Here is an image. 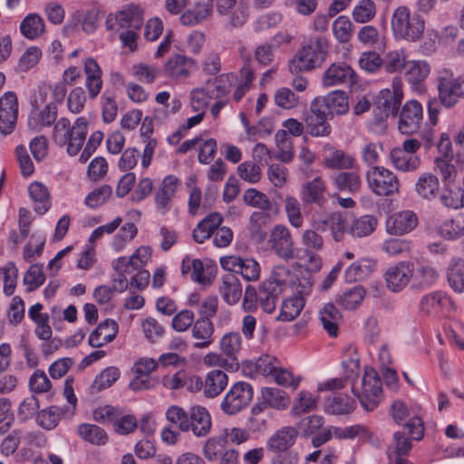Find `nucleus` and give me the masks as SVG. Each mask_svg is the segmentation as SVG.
Wrapping results in <instances>:
<instances>
[{
	"label": "nucleus",
	"instance_id": "9b49d317",
	"mask_svg": "<svg viewBox=\"0 0 464 464\" xmlns=\"http://www.w3.org/2000/svg\"><path fill=\"white\" fill-rule=\"evenodd\" d=\"M268 243L274 253L283 261L295 258V242L290 230L282 225H276L272 229Z\"/></svg>",
	"mask_w": 464,
	"mask_h": 464
},
{
	"label": "nucleus",
	"instance_id": "aec40b11",
	"mask_svg": "<svg viewBox=\"0 0 464 464\" xmlns=\"http://www.w3.org/2000/svg\"><path fill=\"white\" fill-rule=\"evenodd\" d=\"M194 69L195 62L193 59L185 55L176 54L167 61L164 72L173 80L181 81L187 79Z\"/></svg>",
	"mask_w": 464,
	"mask_h": 464
},
{
	"label": "nucleus",
	"instance_id": "f257e3e1",
	"mask_svg": "<svg viewBox=\"0 0 464 464\" xmlns=\"http://www.w3.org/2000/svg\"><path fill=\"white\" fill-rule=\"evenodd\" d=\"M143 11L140 5H127L115 14H110L106 19V28L119 33L122 45L131 51L136 49L138 32L143 25Z\"/></svg>",
	"mask_w": 464,
	"mask_h": 464
},
{
	"label": "nucleus",
	"instance_id": "72a5a7b5",
	"mask_svg": "<svg viewBox=\"0 0 464 464\" xmlns=\"http://www.w3.org/2000/svg\"><path fill=\"white\" fill-rule=\"evenodd\" d=\"M214 334V325L210 320L197 319L192 327L191 334L197 340L195 343L196 348H207L212 343V335Z\"/></svg>",
	"mask_w": 464,
	"mask_h": 464
},
{
	"label": "nucleus",
	"instance_id": "bf43d9fd",
	"mask_svg": "<svg viewBox=\"0 0 464 464\" xmlns=\"http://www.w3.org/2000/svg\"><path fill=\"white\" fill-rule=\"evenodd\" d=\"M45 243V236L40 233H34L30 237L29 242L24 247V258L27 262H32L40 256Z\"/></svg>",
	"mask_w": 464,
	"mask_h": 464
},
{
	"label": "nucleus",
	"instance_id": "393cba45",
	"mask_svg": "<svg viewBox=\"0 0 464 464\" xmlns=\"http://www.w3.org/2000/svg\"><path fill=\"white\" fill-rule=\"evenodd\" d=\"M334 433L336 437L346 440L359 439L360 440L371 443L375 447H380L381 440L365 425L355 424L342 428H334Z\"/></svg>",
	"mask_w": 464,
	"mask_h": 464
},
{
	"label": "nucleus",
	"instance_id": "c85d7f7f",
	"mask_svg": "<svg viewBox=\"0 0 464 464\" xmlns=\"http://www.w3.org/2000/svg\"><path fill=\"white\" fill-rule=\"evenodd\" d=\"M227 375L221 370H213L207 373L203 380V395L207 398L218 396L227 387Z\"/></svg>",
	"mask_w": 464,
	"mask_h": 464
},
{
	"label": "nucleus",
	"instance_id": "052dcab7",
	"mask_svg": "<svg viewBox=\"0 0 464 464\" xmlns=\"http://www.w3.org/2000/svg\"><path fill=\"white\" fill-rule=\"evenodd\" d=\"M62 414L63 410L61 408L52 406L38 413L37 422L42 428L51 430L58 425Z\"/></svg>",
	"mask_w": 464,
	"mask_h": 464
},
{
	"label": "nucleus",
	"instance_id": "8fccbe9b",
	"mask_svg": "<svg viewBox=\"0 0 464 464\" xmlns=\"http://www.w3.org/2000/svg\"><path fill=\"white\" fill-rule=\"evenodd\" d=\"M78 434L86 441L94 445H104L108 440V436L101 427L83 423L78 427Z\"/></svg>",
	"mask_w": 464,
	"mask_h": 464
},
{
	"label": "nucleus",
	"instance_id": "6e6d98bb",
	"mask_svg": "<svg viewBox=\"0 0 464 464\" xmlns=\"http://www.w3.org/2000/svg\"><path fill=\"white\" fill-rule=\"evenodd\" d=\"M241 336L238 333L231 332L223 335L219 346L224 354L235 361L241 349Z\"/></svg>",
	"mask_w": 464,
	"mask_h": 464
},
{
	"label": "nucleus",
	"instance_id": "9d476101",
	"mask_svg": "<svg viewBox=\"0 0 464 464\" xmlns=\"http://www.w3.org/2000/svg\"><path fill=\"white\" fill-rule=\"evenodd\" d=\"M253 399L252 386L246 382L233 384L221 401V410L228 415H235L245 409Z\"/></svg>",
	"mask_w": 464,
	"mask_h": 464
},
{
	"label": "nucleus",
	"instance_id": "6e6552de",
	"mask_svg": "<svg viewBox=\"0 0 464 464\" xmlns=\"http://www.w3.org/2000/svg\"><path fill=\"white\" fill-rule=\"evenodd\" d=\"M371 190L377 196L389 197L399 192L400 181L397 176L384 167H372L366 173Z\"/></svg>",
	"mask_w": 464,
	"mask_h": 464
},
{
	"label": "nucleus",
	"instance_id": "1a4fd4ad",
	"mask_svg": "<svg viewBox=\"0 0 464 464\" xmlns=\"http://www.w3.org/2000/svg\"><path fill=\"white\" fill-rule=\"evenodd\" d=\"M438 91L440 101L445 107L455 106L459 99H464V73L454 77L446 70L444 75L438 78Z\"/></svg>",
	"mask_w": 464,
	"mask_h": 464
},
{
	"label": "nucleus",
	"instance_id": "cd10ccee",
	"mask_svg": "<svg viewBox=\"0 0 464 464\" xmlns=\"http://www.w3.org/2000/svg\"><path fill=\"white\" fill-rule=\"evenodd\" d=\"M440 188V180L436 175L423 172L418 177L414 189L420 198L431 201L439 195Z\"/></svg>",
	"mask_w": 464,
	"mask_h": 464
},
{
	"label": "nucleus",
	"instance_id": "a19ab883",
	"mask_svg": "<svg viewBox=\"0 0 464 464\" xmlns=\"http://www.w3.org/2000/svg\"><path fill=\"white\" fill-rule=\"evenodd\" d=\"M335 188L342 192L356 193L361 188V179L357 172L342 171L333 178Z\"/></svg>",
	"mask_w": 464,
	"mask_h": 464
},
{
	"label": "nucleus",
	"instance_id": "0eeeda50",
	"mask_svg": "<svg viewBox=\"0 0 464 464\" xmlns=\"http://www.w3.org/2000/svg\"><path fill=\"white\" fill-rule=\"evenodd\" d=\"M352 392L359 400L362 407L367 411H372L377 408L382 401V389L381 379L373 369L365 370L364 375L361 380L360 388L355 383H353Z\"/></svg>",
	"mask_w": 464,
	"mask_h": 464
},
{
	"label": "nucleus",
	"instance_id": "a211bd4d",
	"mask_svg": "<svg viewBox=\"0 0 464 464\" xmlns=\"http://www.w3.org/2000/svg\"><path fill=\"white\" fill-rule=\"evenodd\" d=\"M418 224L417 216L411 210H403L391 215L386 220V230L391 235L411 232Z\"/></svg>",
	"mask_w": 464,
	"mask_h": 464
},
{
	"label": "nucleus",
	"instance_id": "de8ad7c7",
	"mask_svg": "<svg viewBox=\"0 0 464 464\" xmlns=\"http://www.w3.org/2000/svg\"><path fill=\"white\" fill-rule=\"evenodd\" d=\"M304 304V298L301 295H294L286 298L281 305L278 319L287 322L294 320L303 310Z\"/></svg>",
	"mask_w": 464,
	"mask_h": 464
},
{
	"label": "nucleus",
	"instance_id": "37998d69",
	"mask_svg": "<svg viewBox=\"0 0 464 464\" xmlns=\"http://www.w3.org/2000/svg\"><path fill=\"white\" fill-rule=\"evenodd\" d=\"M20 31L25 38L34 40L44 32V21L37 14H29L22 20Z\"/></svg>",
	"mask_w": 464,
	"mask_h": 464
},
{
	"label": "nucleus",
	"instance_id": "4468645a",
	"mask_svg": "<svg viewBox=\"0 0 464 464\" xmlns=\"http://www.w3.org/2000/svg\"><path fill=\"white\" fill-rule=\"evenodd\" d=\"M413 275V264L402 261L390 266L384 274V279L387 287L391 291L397 293L408 285Z\"/></svg>",
	"mask_w": 464,
	"mask_h": 464
},
{
	"label": "nucleus",
	"instance_id": "09e8293b",
	"mask_svg": "<svg viewBox=\"0 0 464 464\" xmlns=\"http://www.w3.org/2000/svg\"><path fill=\"white\" fill-rule=\"evenodd\" d=\"M120 374V370L114 366L105 368L90 386L91 392L96 393L111 387L119 379Z\"/></svg>",
	"mask_w": 464,
	"mask_h": 464
},
{
	"label": "nucleus",
	"instance_id": "69168bd1",
	"mask_svg": "<svg viewBox=\"0 0 464 464\" xmlns=\"http://www.w3.org/2000/svg\"><path fill=\"white\" fill-rule=\"evenodd\" d=\"M45 276L43 271V265H32L24 276V284L29 292L37 289L44 284Z\"/></svg>",
	"mask_w": 464,
	"mask_h": 464
},
{
	"label": "nucleus",
	"instance_id": "473e14b6",
	"mask_svg": "<svg viewBox=\"0 0 464 464\" xmlns=\"http://www.w3.org/2000/svg\"><path fill=\"white\" fill-rule=\"evenodd\" d=\"M58 110L54 102H50L40 111H32L28 125L32 130H41L44 127H50L57 119Z\"/></svg>",
	"mask_w": 464,
	"mask_h": 464
},
{
	"label": "nucleus",
	"instance_id": "20e7f679",
	"mask_svg": "<svg viewBox=\"0 0 464 464\" xmlns=\"http://www.w3.org/2000/svg\"><path fill=\"white\" fill-rule=\"evenodd\" d=\"M283 281L276 278L264 281L258 290L248 285L245 291L243 308L246 311H254L259 304L265 313L271 314L275 311L279 295L282 293Z\"/></svg>",
	"mask_w": 464,
	"mask_h": 464
},
{
	"label": "nucleus",
	"instance_id": "39448f33",
	"mask_svg": "<svg viewBox=\"0 0 464 464\" xmlns=\"http://www.w3.org/2000/svg\"><path fill=\"white\" fill-rule=\"evenodd\" d=\"M391 27L395 39L417 42L423 34L425 23L407 6H399L392 13Z\"/></svg>",
	"mask_w": 464,
	"mask_h": 464
},
{
	"label": "nucleus",
	"instance_id": "4c0bfd02",
	"mask_svg": "<svg viewBox=\"0 0 464 464\" xmlns=\"http://www.w3.org/2000/svg\"><path fill=\"white\" fill-rule=\"evenodd\" d=\"M324 165L334 169H352L355 166V159L342 150L331 148L325 155Z\"/></svg>",
	"mask_w": 464,
	"mask_h": 464
},
{
	"label": "nucleus",
	"instance_id": "a18cd8bd",
	"mask_svg": "<svg viewBox=\"0 0 464 464\" xmlns=\"http://www.w3.org/2000/svg\"><path fill=\"white\" fill-rule=\"evenodd\" d=\"M401 101V90L394 89L392 93L390 91H386L385 95L379 100L378 104L385 117L392 116L395 118L398 116Z\"/></svg>",
	"mask_w": 464,
	"mask_h": 464
},
{
	"label": "nucleus",
	"instance_id": "c9c22d12",
	"mask_svg": "<svg viewBox=\"0 0 464 464\" xmlns=\"http://www.w3.org/2000/svg\"><path fill=\"white\" fill-rule=\"evenodd\" d=\"M29 195L34 202V210L43 215L51 207L50 193L47 187L41 182H33L28 188Z\"/></svg>",
	"mask_w": 464,
	"mask_h": 464
},
{
	"label": "nucleus",
	"instance_id": "338daca9",
	"mask_svg": "<svg viewBox=\"0 0 464 464\" xmlns=\"http://www.w3.org/2000/svg\"><path fill=\"white\" fill-rule=\"evenodd\" d=\"M274 101L278 107L290 110L298 105L299 97L289 88L282 87L276 91Z\"/></svg>",
	"mask_w": 464,
	"mask_h": 464
},
{
	"label": "nucleus",
	"instance_id": "2eb2a0df",
	"mask_svg": "<svg viewBox=\"0 0 464 464\" xmlns=\"http://www.w3.org/2000/svg\"><path fill=\"white\" fill-rule=\"evenodd\" d=\"M304 121L308 132L313 137H326L331 133L332 129L327 122V113L320 102H312Z\"/></svg>",
	"mask_w": 464,
	"mask_h": 464
},
{
	"label": "nucleus",
	"instance_id": "423d86ee",
	"mask_svg": "<svg viewBox=\"0 0 464 464\" xmlns=\"http://www.w3.org/2000/svg\"><path fill=\"white\" fill-rule=\"evenodd\" d=\"M223 217L218 212H213L204 218L192 232L194 240L202 244L210 237H213V243L218 247L227 246L233 239V232L227 227H220Z\"/></svg>",
	"mask_w": 464,
	"mask_h": 464
},
{
	"label": "nucleus",
	"instance_id": "79ce46f5",
	"mask_svg": "<svg viewBox=\"0 0 464 464\" xmlns=\"http://www.w3.org/2000/svg\"><path fill=\"white\" fill-rule=\"evenodd\" d=\"M320 320L324 329L330 336H336L338 324L342 315L338 309L331 303L326 304L319 313Z\"/></svg>",
	"mask_w": 464,
	"mask_h": 464
},
{
	"label": "nucleus",
	"instance_id": "f3484780",
	"mask_svg": "<svg viewBox=\"0 0 464 464\" xmlns=\"http://www.w3.org/2000/svg\"><path fill=\"white\" fill-rule=\"evenodd\" d=\"M422 106L418 101L411 100L406 102L400 112L398 128L401 132H415L422 121Z\"/></svg>",
	"mask_w": 464,
	"mask_h": 464
},
{
	"label": "nucleus",
	"instance_id": "603ef678",
	"mask_svg": "<svg viewBox=\"0 0 464 464\" xmlns=\"http://www.w3.org/2000/svg\"><path fill=\"white\" fill-rule=\"evenodd\" d=\"M376 226V218L372 215H364L352 223L349 232L353 237H363L371 235L375 230Z\"/></svg>",
	"mask_w": 464,
	"mask_h": 464
},
{
	"label": "nucleus",
	"instance_id": "3c124183",
	"mask_svg": "<svg viewBox=\"0 0 464 464\" xmlns=\"http://www.w3.org/2000/svg\"><path fill=\"white\" fill-rule=\"evenodd\" d=\"M262 400L265 404L277 410H284L289 405V398L284 391L276 388H263Z\"/></svg>",
	"mask_w": 464,
	"mask_h": 464
},
{
	"label": "nucleus",
	"instance_id": "7c9ffc66",
	"mask_svg": "<svg viewBox=\"0 0 464 464\" xmlns=\"http://www.w3.org/2000/svg\"><path fill=\"white\" fill-rule=\"evenodd\" d=\"M325 184L319 177L303 186L301 199L304 204H316L322 208L326 201L324 197Z\"/></svg>",
	"mask_w": 464,
	"mask_h": 464
},
{
	"label": "nucleus",
	"instance_id": "ea45409f",
	"mask_svg": "<svg viewBox=\"0 0 464 464\" xmlns=\"http://www.w3.org/2000/svg\"><path fill=\"white\" fill-rule=\"evenodd\" d=\"M229 77L233 75L220 74L216 77L213 81H208L204 87L201 88L203 93L208 97V101L218 100L226 97L228 92V87L226 82L229 80Z\"/></svg>",
	"mask_w": 464,
	"mask_h": 464
},
{
	"label": "nucleus",
	"instance_id": "412c9836",
	"mask_svg": "<svg viewBox=\"0 0 464 464\" xmlns=\"http://www.w3.org/2000/svg\"><path fill=\"white\" fill-rule=\"evenodd\" d=\"M212 426L211 416L208 410L196 405L189 410L188 431L191 430L196 437H206Z\"/></svg>",
	"mask_w": 464,
	"mask_h": 464
},
{
	"label": "nucleus",
	"instance_id": "13d9d810",
	"mask_svg": "<svg viewBox=\"0 0 464 464\" xmlns=\"http://www.w3.org/2000/svg\"><path fill=\"white\" fill-rule=\"evenodd\" d=\"M165 416L168 421L177 426L180 431H188L189 412L183 408L172 405L167 409Z\"/></svg>",
	"mask_w": 464,
	"mask_h": 464
},
{
	"label": "nucleus",
	"instance_id": "49530a36",
	"mask_svg": "<svg viewBox=\"0 0 464 464\" xmlns=\"http://www.w3.org/2000/svg\"><path fill=\"white\" fill-rule=\"evenodd\" d=\"M212 12L209 3L198 4L194 8L188 9L180 17V23L186 26H193L205 20Z\"/></svg>",
	"mask_w": 464,
	"mask_h": 464
},
{
	"label": "nucleus",
	"instance_id": "e2e57ef3",
	"mask_svg": "<svg viewBox=\"0 0 464 464\" xmlns=\"http://www.w3.org/2000/svg\"><path fill=\"white\" fill-rule=\"evenodd\" d=\"M277 365L278 362L275 357L266 354L259 357L256 362H250L247 368L250 371H255L257 374L268 376L275 372Z\"/></svg>",
	"mask_w": 464,
	"mask_h": 464
},
{
	"label": "nucleus",
	"instance_id": "dca6fc26",
	"mask_svg": "<svg viewBox=\"0 0 464 464\" xmlns=\"http://www.w3.org/2000/svg\"><path fill=\"white\" fill-rule=\"evenodd\" d=\"M18 115V102L16 94L7 92L0 98V131L11 133L15 126Z\"/></svg>",
	"mask_w": 464,
	"mask_h": 464
},
{
	"label": "nucleus",
	"instance_id": "6ab92c4d",
	"mask_svg": "<svg viewBox=\"0 0 464 464\" xmlns=\"http://www.w3.org/2000/svg\"><path fill=\"white\" fill-rule=\"evenodd\" d=\"M178 183V178L173 175H169L163 179L155 194L156 208L160 214L165 215L170 210Z\"/></svg>",
	"mask_w": 464,
	"mask_h": 464
},
{
	"label": "nucleus",
	"instance_id": "f8f14e48",
	"mask_svg": "<svg viewBox=\"0 0 464 464\" xmlns=\"http://www.w3.org/2000/svg\"><path fill=\"white\" fill-rule=\"evenodd\" d=\"M217 12L227 16L225 28L232 31L242 27L247 19V7L238 0H214Z\"/></svg>",
	"mask_w": 464,
	"mask_h": 464
},
{
	"label": "nucleus",
	"instance_id": "4be33fe9",
	"mask_svg": "<svg viewBox=\"0 0 464 464\" xmlns=\"http://www.w3.org/2000/svg\"><path fill=\"white\" fill-rule=\"evenodd\" d=\"M298 431L293 427H283L267 440V449L274 453H284L295 444Z\"/></svg>",
	"mask_w": 464,
	"mask_h": 464
},
{
	"label": "nucleus",
	"instance_id": "7ed1b4c3",
	"mask_svg": "<svg viewBox=\"0 0 464 464\" xmlns=\"http://www.w3.org/2000/svg\"><path fill=\"white\" fill-rule=\"evenodd\" d=\"M329 43L324 36L311 37L296 52L289 62V70L292 73L309 72L319 67L328 53Z\"/></svg>",
	"mask_w": 464,
	"mask_h": 464
},
{
	"label": "nucleus",
	"instance_id": "680f3d73",
	"mask_svg": "<svg viewBox=\"0 0 464 464\" xmlns=\"http://www.w3.org/2000/svg\"><path fill=\"white\" fill-rule=\"evenodd\" d=\"M244 201L246 205L269 211L272 209V203L267 196L256 188H248L244 193Z\"/></svg>",
	"mask_w": 464,
	"mask_h": 464
},
{
	"label": "nucleus",
	"instance_id": "774afa93",
	"mask_svg": "<svg viewBox=\"0 0 464 464\" xmlns=\"http://www.w3.org/2000/svg\"><path fill=\"white\" fill-rule=\"evenodd\" d=\"M441 204L450 208H460L464 207V189L456 188L445 189L440 196Z\"/></svg>",
	"mask_w": 464,
	"mask_h": 464
},
{
	"label": "nucleus",
	"instance_id": "e433bc0d",
	"mask_svg": "<svg viewBox=\"0 0 464 464\" xmlns=\"http://www.w3.org/2000/svg\"><path fill=\"white\" fill-rule=\"evenodd\" d=\"M375 266L372 259H361L351 264L344 273L345 281L353 283L363 280L373 272Z\"/></svg>",
	"mask_w": 464,
	"mask_h": 464
},
{
	"label": "nucleus",
	"instance_id": "bb28decb",
	"mask_svg": "<svg viewBox=\"0 0 464 464\" xmlns=\"http://www.w3.org/2000/svg\"><path fill=\"white\" fill-rule=\"evenodd\" d=\"M430 72V65L425 60H409L404 70L406 81L416 90L420 89Z\"/></svg>",
	"mask_w": 464,
	"mask_h": 464
},
{
	"label": "nucleus",
	"instance_id": "864d4df0",
	"mask_svg": "<svg viewBox=\"0 0 464 464\" xmlns=\"http://www.w3.org/2000/svg\"><path fill=\"white\" fill-rule=\"evenodd\" d=\"M333 34L340 44L348 43L353 35V24L345 15L338 16L333 23Z\"/></svg>",
	"mask_w": 464,
	"mask_h": 464
},
{
	"label": "nucleus",
	"instance_id": "5701e85b",
	"mask_svg": "<svg viewBox=\"0 0 464 464\" xmlns=\"http://www.w3.org/2000/svg\"><path fill=\"white\" fill-rule=\"evenodd\" d=\"M353 71L344 63H334L324 72L322 79L323 85L330 87L353 82Z\"/></svg>",
	"mask_w": 464,
	"mask_h": 464
},
{
	"label": "nucleus",
	"instance_id": "ddd939ff",
	"mask_svg": "<svg viewBox=\"0 0 464 464\" xmlns=\"http://www.w3.org/2000/svg\"><path fill=\"white\" fill-rule=\"evenodd\" d=\"M152 249L149 246H141L130 256H121L112 263L116 273L125 276L131 275L135 271L143 268L150 260Z\"/></svg>",
	"mask_w": 464,
	"mask_h": 464
},
{
	"label": "nucleus",
	"instance_id": "b1692460",
	"mask_svg": "<svg viewBox=\"0 0 464 464\" xmlns=\"http://www.w3.org/2000/svg\"><path fill=\"white\" fill-rule=\"evenodd\" d=\"M118 334V324L112 319H106L92 332L89 344L92 347H102L112 342Z\"/></svg>",
	"mask_w": 464,
	"mask_h": 464
},
{
	"label": "nucleus",
	"instance_id": "f704fd0d",
	"mask_svg": "<svg viewBox=\"0 0 464 464\" xmlns=\"http://www.w3.org/2000/svg\"><path fill=\"white\" fill-rule=\"evenodd\" d=\"M219 292L227 304L230 305L237 304L242 295V286L237 276L234 274L224 276Z\"/></svg>",
	"mask_w": 464,
	"mask_h": 464
},
{
	"label": "nucleus",
	"instance_id": "5fc2aeb1",
	"mask_svg": "<svg viewBox=\"0 0 464 464\" xmlns=\"http://www.w3.org/2000/svg\"><path fill=\"white\" fill-rule=\"evenodd\" d=\"M376 15V5L372 0H361L352 12L354 22L365 24L370 22Z\"/></svg>",
	"mask_w": 464,
	"mask_h": 464
},
{
	"label": "nucleus",
	"instance_id": "0e129e2a",
	"mask_svg": "<svg viewBox=\"0 0 464 464\" xmlns=\"http://www.w3.org/2000/svg\"><path fill=\"white\" fill-rule=\"evenodd\" d=\"M137 232V227L133 223L130 222L125 224L114 237L111 242V247L117 252L121 251L124 248L125 244L135 237Z\"/></svg>",
	"mask_w": 464,
	"mask_h": 464
},
{
	"label": "nucleus",
	"instance_id": "c756f323",
	"mask_svg": "<svg viewBox=\"0 0 464 464\" xmlns=\"http://www.w3.org/2000/svg\"><path fill=\"white\" fill-rule=\"evenodd\" d=\"M354 409V400L343 393H334L324 402V411L331 415H348Z\"/></svg>",
	"mask_w": 464,
	"mask_h": 464
},
{
	"label": "nucleus",
	"instance_id": "f03ea898",
	"mask_svg": "<svg viewBox=\"0 0 464 464\" xmlns=\"http://www.w3.org/2000/svg\"><path fill=\"white\" fill-rule=\"evenodd\" d=\"M88 133V121L79 117L72 125L67 118H60L54 124L53 139L60 146H66L67 153L75 156L81 150Z\"/></svg>",
	"mask_w": 464,
	"mask_h": 464
},
{
	"label": "nucleus",
	"instance_id": "c03bdc74",
	"mask_svg": "<svg viewBox=\"0 0 464 464\" xmlns=\"http://www.w3.org/2000/svg\"><path fill=\"white\" fill-rule=\"evenodd\" d=\"M321 105L330 113L345 114L349 110L348 96L343 91H334L327 94Z\"/></svg>",
	"mask_w": 464,
	"mask_h": 464
},
{
	"label": "nucleus",
	"instance_id": "4d7b16f0",
	"mask_svg": "<svg viewBox=\"0 0 464 464\" xmlns=\"http://www.w3.org/2000/svg\"><path fill=\"white\" fill-rule=\"evenodd\" d=\"M394 445H391L387 449L388 458L404 457L409 454L412 448V444L403 432L397 431L393 434Z\"/></svg>",
	"mask_w": 464,
	"mask_h": 464
},
{
	"label": "nucleus",
	"instance_id": "58836bf2",
	"mask_svg": "<svg viewBox=\"0 0 464 464\" xmlns=\"http://www.w3.org/2000/svg\"><path fill=\"white\" fill-rule=\"evenodd\" d=\"M447 279L455 293H464V259L453 258L450 261L447 269Z\"/></svg>",
	"mask_w": 464,
	"mask_h": 464
},
{
	"label": "nucleus",
	"instance_id": "a878e982",
	"mask_svg": "<svg viewBox=\"0 0 464 464\" xmlns=\"http://www.w3.org/2000/svg\"><path fill=\"white\" fill-rule=\"evenodd\" d=\"M420 305V309L426 314H430L439 310L456 309V305L452 298L448 294L441 291H436L422 296Z\"/></svg>",
	"mask_w": 464,
	"mask_h": 464
},
{
	"label": "nucleus",
	"instance_id": "2f4dec72",
	"mask_svg": "<svg viewBox=\"0 0 464 464\" xmlns=\"http://www.w3.org/2000/svg\"><path fill=\"white\" fill-rule=\"evenodd\" d=\"M390 160L397 170L405 173L417 171L421 164L418 155L406 153L396 148L390 151Z\"/></svg>",
	"mask_w": 464,
	"mask_h": 464
}]
</instances>
